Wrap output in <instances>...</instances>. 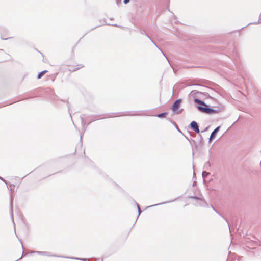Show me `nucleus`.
<instances>
[{"label": "nucleus", "mask_w": 261, "mask_h": 261, "mask_svg": "<svg viewBox=\"0 0 261 261\" xmlns=\"http://www.w3.org/2000/svg\"><path fill=\"white\" fill-rule=\"evenodd\" d=\"M197 109L199 111L208 114H215L219 112V110L212 108L208 105H205V107L198 106Z\"/></svg>", "instance_id": "f257e3e1"}, {"label": "nucleus", "mask_w": 261, "mask_h": 261, "mask_svg": "<svg viewBox=\"0 0 261 261\" xmlns=\"http://www.w3.org/2000/svg\"><path fill=\"white\" fill-rule=\"evenodd\" d=\"M189 198L194 199L196 200L197 201L194 203V205L198 206H203L205 207L207 205V203L205 201L204 198L199 197L196 196H190Z\"/></svg>", "instance_id": "f03ea898"}, {"label": "nucleus", "mask_w": 261, "mask_h": 261, "mask_svg": "<svg viewBox=\"0 0 261 261\" xmlns=\"http://www.w3.org/2000/svg\"><path fill=\"white\" fill-rule=\"evenodd\" d=\"M181 102H182L181 99H177L173 102V103L171 109L174 113L178 114H180L182 112V111L183 110L182 109H181L178 110V109L180 106Z\"/></svg>", "instance_id": "7ed1b4c3"}, {"label": "nucleus", "mask_w": 261, "mask_h": 261, "mask_svg": "<svg viewBox=\"0 0 261 261\" xmlns=\"http://www.w3.org/2000/svg\"><path fill=\"white\" fill-rule=\"evenodd\" d=\"M141 114H139L137 111H130V112H127L126 113H124L123 112H120L118 113V114L115 116L116 117H119L121 116H137V115H140Z\"/></svg>", "instance_id": "20e7f679"}, {"label": "nucleus", "mask_w": 261, "mask_h": 261, "mask_svg": "<svg viewBox=\"0 0 261 261\" xmlns=\"http://www.w3.org/2000/svg\"><path fill=\"white\" fill-rule=\"evenodd\" d=\"M190 128L193 130L197 134H199L200 133L199 125L198 123L195 121H192L190 123Z\"/></svg>", "instance_id": "39448f33"}, {"label": "nucleus", "mask_w": 261, "mask_h": 261, "mask_svg": "<svg viewBox=\"0 0 261 261\" xmlns=\"http://www.w3.org/2000/svg\"><path fill=\"white\" fill-rule=\"evenodd\" d=\"M10 213L11 214V216L12 219V221L13 223H14V217H13V197L12 194L10 192Z\"/></svg>", "instance_id": "423d86ee"}, {"label": "nucleus", "mask_w": 261, "mask_h": 261, "mask_svg": "<svg viewBox=\"0 0 261 261\" xmlns=\"http://www.w3.org/2000/svg\"><path fill=\"white\" fill-rule=\"evenodd\" d=\"M221 126H217L211 134L210 137L209 138L208 142H211L213 139H214L216 136L217 134L219 131Z\"/></svg>", "instance_id": "0eeeda50"}, {"label": "nucleus", "mask_w": 261, "mask_h": 261, "mask_svg": "<svg viewBox=\"0 0 261 261\" xmlns=\"http://www.w3.org/2000/svg\"><path fill=\"white\" fill-rule=\"evenodd\" d=\"M31 253H36L39 255L42 256H54V257H58L57 255H51L49 252L47 251H33L31 252Z\"/></svg>", "instance_id": "6e6552de"}, {"label": "nucleus", "mask_w": 261, "mask_h": 261, "mask_svg": "<svg viewBox=\"0 0 261 261\" xmlns=\"http://www.w3.org/2000/svg\"><path fill=\"white\" fill-rule=\"evenodd\" d=\"M140 33L142 34V35H146L151 41V42L160 50V51L162 53V54L164 55V56H165V55H164V54L163 53V52L162 51V50L161 49L159 48V47L157 46V45L155 43V42L151 39V38L149 36H148L147 34H146L145 32V31L144 30H141L140 31Z\"/></svg>", "instance_id": "1a4fd4ad"}, {"label": "nucleus", "mask_w": 261, "mask_h": 261, "mask_svg": "<svg viewBox=\"0 0 261 261\" xmlns=\"http://www.w3.org/2000/svg\"><path fill=\"white\" fill-rule=\"evenodd\" d=\"M0 179L1 180H2L3 182H4L5 183H6V184L7 185V188L10 191H12V187H13V188L15 187V185H13V184H9V186H8V182L1 176H0Z\"/></svg>", "instance_id": "9d476101"}, {"label": "nucleus", "mask_w": 261, "mask_h": 261, "mask_svg": "<svg viewBox=\"0 0 261 261\" xmlns=\"http://www.w3.org/2000/svg\"><path fill=\"white\" fill-rule=\"evenodd\" d=\"M168 120L171 123L173 124V125L175 126V127L176 128V129L180 133H181L182 135H184V134L182 133V132L181 131V130L179 128L178 125H177V124L173 121H172L171 119L170 118H168Z\"/></svg>", "instance_id": "9b49d317"}, {"label": "nucleus", "mask_w": 261, "mask_h": 261, "mask_svg": "<svg viewBox=\"0 0 261 261\" xmlns=\"http://www.w3.org/2000/svg\"><path fill=\"white\" fill-rule=\"evenodd\" d=\"M194 101L196 103L203 105L202 107H205V105H206L203 100H201L198 98H195Z\"/></svg>", "instance_id": "f8f14e48"}, {"label": "nucleus", "mask_w": 261, "mask_h": 261, "mask_svg": "<svg viewBox=\"0 0 261 261\" xmlns=\"http://www.w3.org/2000/svg\"><path fill=\"white\" fill-rule=\"evenodd\" d=\"M168 112H164L158 114L156 116L160 118H165L166 116L168 115Z\"/></svg>", "instance_id": "ddd939ff"}, {"label": "nucleus", "mask_w": 261, "mask_h": 261, "mask_svg": "<svg viewBox=\"0 0 261 261\" xmlns=\"http://www.w3.org/2000/svg\"><path fill=\"white\" fill-rule=\"evenodd\" d=\"M47 72H48V71L46 70L42 71L41 72H40L38 73V74L37 75V78L39 79H41L43 76V75Z\"/></svg>", "instance_id": "4468645a"}, {"label": "nucleus", "mask_w": 261, "mask_h": 261, "mask_svg": "<svg viewBox=\"0 0 261 261\" xmlns=\"http://www.w3.org/2000/svg\"><path fill=\"white\" fill-rule=\"evenodd\" d=\"M210 173L206 171H203L202 173V176L203 178V180L204 181H205V180L204 179L208 175H210Z\"/></svg>", "instance_id": "2eb2a0df"}, {"label": "nucleus", "mask_w": 261, "mask_h": 261, "mask_svg": "<svg viewBox=\"0 0 261 261\" xmlns=\"http://www.w3.org/2000/svg\"><path fill=\"white\" fill-rule=\"evenodd\" d=\"M183 136L186 138V139L187 140H188V141L191 143V144H192V143L194 144L195 145V147H196V148H197V147H198V146H197V145H196V142H195V140H193V139L190 140V139H189L187 137H186V136H185L184 135Z\"/></svg>", "instance_id": "dca6fc26"}, {"label": "nucleus", "mask_w": 261, "mask_h": 261, "mask_svg": "<svg viewBox=\"0 0 261 261\" xmlns=\"http://www.w3.org/2000/svg\"><path fill=\"white\" fill-rule=\"evenodd\" d=\"M91 117L92 118L91 121L88 123V124L91 123V122L95 120H98V119H100V117L99 116H91Z\"/></svg>", "instance_id": "f3484780"}, {"label": "nucleus", "mask_w": 261, "mask_h": 261, "mask_svg": "<svg viewBox=\"0 0 261 261\" xmlns=\"http://www.w3.org/2000/svg\"><path fill=\"white\" fill-rule=\"evenodd\" d=\"M210 167H211V164H210V163L209 161L206 162L204 165V168L207 170H208V168H210Z\"/></svg>", "instance_id": "a211bd4d"}, {"label": "nucleus", "mask_w": 261, "mask_h": 261, "mask_svg": "<svg viewBox=\"0 0 261 261\" xmlns=\"http://www.w3.org/2000/svg\"><path fill=\"white\" fill-rule=\"evenodd\" d=\"M136 205L137 206V208H138V216H139L140 215V214L142 212V211L140 207V206L138 204V203H137V202H136Z\"/></svg>", "instance_id": "6ab92c4d"}, {"label": "nucleus", "mask_w": 261, "mask_h": 261, "mask_svg": "<svg viewBox=\"0 0 261 261\" xmlns=\"http://www.w3.org/2000/svg\"><path fill=\"white\" fill-rule=\"evenodd\" d=\"M5 36V35L3 33L1 34V39L2 40H8V39L12 38V37H8V38H4Z\"/></svg>", "instance_id": "aec40b11"}, {"label": "nucleus", "mask_w": 261, "mask_h": 261, "mask_svg": "<svg viewBox=\"0 0 261 261\" xmlns=\"http://www.w3.org/2000/svg\"><path fill=\"white\" fill-rule=\"evenodd\" d=\"M83 67V66H81L80 67H79L76 68H74V69H70V71H76L77 70H78V69H79L81 68H82V67Z\"/></svg>", "instance_id": "412c9836"}, {"label": "nucleus", "mask_w": 261, "mask_h": 261, "mask_svg": "<svg viewBox=\"0 0 261 261\" xmlns=\"http://www.w3.org/2000/svg\"><path fill=\"white\" fill-rule=\"evenodd\" d=\"M167 203H168V202H163V203H159V204H154V205H153L151 206H148V207H151V206H157V205H161V204H166Z\"/></svg>", "instance_id": "4be33fe9"}, {"label": "nucleus", "mask_w": 261, "mask_h": 261, "mask_svg": "<svg viewBox=\"0 0 261 261\" xmlns=\"http://www.w3.org/2000/svg\"><path fill=\"white\" fill-rule=\"evenodd\" d=\"M211 207H212V208L218 214H219L220 215H221V214L214 207V206L213 205H211Z\"/></svg>", "instance_id": "5701e85b"}, {"label": "nucleus", "mask_w": 261, "mask_h": 261, "mask_svg": "<svg viewBox=\"0 0 261 261\" xmlns=\"http://www.w3.org/2000/svg\"><path fill=\"white\" fill-rule=\"evenodd\" d=\"M130 0H123V3L125 4H127L128 3H129Z\"/></svg>", "instance_id": "b1692460"}, {"label": "nucleus", "mask_w": 261, "mask_h": 261, "mask_svg": "<svg viewBox=\"0 0 261 261\" xmlns=\"http://www.w3.org/2000/svg\"><path fill=\"white\" fill-rule=\"evenodd\" d=\"M81 122H82V124L83 125L84 124V119L82 117H81Z\"/></svg>", "instance_id": "393cba45"}, {"label": "nucleus", "mask_w": 261, "mask_h": 261, "mask_svg": "<svg viewBox=\"0 0 261 261\" xmlns=\"http://www.w3.org/2000/svg\"><path fill=\"white\" fill-rule=\"evenodd\" d=\"M200 139V142H201L203 140L202 137L201 135H199Z\"/></svg>", "instance_id": "a878e982"}, {"label": "nucleus", "mask_w": 261, "mask_h": 261, "mask_svg": "<svg viewBox=\"0 0 261 261\" xmlns=\"http://www.w3.org/2000/svg\"><path fill=\"white\" fill-rule=\"evenodd\" d=\"M75 259H77V260H83V261H86L87 260V259H80V258H75Z\"/></svg>", "instance_id": "bb28decb"}, {"label": "nucleus", "mask_w": 261, "mask_h": 261, "mask_svg": "<svg viewBox=\"0 0 261 261\" xmlns=\"http://www.w3.org/2000/svg\"><path fill=\"white\" fill-rule=\"evenodd\" d=\"M197 184V182L196 181H194L193 183V186H195Z\"/></svg>", "instance_id": "cd10ccee"}, {"label": "nucleus", "mask_w": 261, "mask_h": 261, "mask_svg": "<svg viewBox=\"0 0 261 261\" xmlns=\"http://www.w3.org/2000/svg\"><path fill=\"white\" fill-rule=\"evenodd\" d=\"M207 128H208V127H206L204 130H202V131H201V132H205V131L207 130Z\"/></svg>", "instance_id": "c85d7f7f"}, {"label": "nucleus", "mask_w": 261, "mask_h": 261, "mask_svg": "<svg viewBox=\"0 0 261 261\" xmlns=\"http://www.w3.org/2000/svg\"><path fill=\"white\" fill-rule=\"evenodd\" d=\"M259 22H259V20L258 21H257V22H254V23H253L252 24H258Z\"/></svg>", "instance_id": "c756f323"}, {"label": "nucleus", "mask_w": 261, "mask_h": 261, "mask_svg": "<svg viewBox=\"0 0 261 261\" xmlns=\"http://www.w3.org/2000/svg\"><path fill=\"white\" fill-rule=\"evenodd\" d=\"M111 25H112V26L119 27V26H118V25H117V24H111Z\"/></svg>", "instance_id": "7c9ffc66"}, {"label": "nucleus", "mask_w": 261, "mask_h": 261, "mask_svg": "<svg viewBox=\"0 0 261 261\" xmlns=\"http://www.w3.org/2000/svg\"><path fill=\"white\" fill-rule=\"evenodd\" d=\"M20 241V243H21V244L22 247V248L23 249V244H22V241Z\"/></svg>", "instance_id": "2f4dec72"}, {"label": "nucleus", "mask_w": 261, "mask_h": 261, "mask_svg": "<svg viewBox=\"0 0 261 261\" xmlns=\"http://www.w3.org/2000/svg\"><path fill=\"white\" fill-rule=\"evenodd\" d=\"M22 257H23V255L21 256V257L20 258L18 259H17V260H16V261H18V260H20V259H21V258H22Z\"/></svg>", "instance_id": "473e14b6"}, {"label": "nucleus", "mask_w": 261, "mask_h": 261, "mask_svg": "<svg viewBox=\"0 0 261 261\" xmlns=\"http://www.w3.org/2000/svg\"><path fill=\"white\" fill-rule=\"evenodd\" d=\"M193 85H200V84H193Z\"/></svg>", "instance_id": "72a5a7b5"}, {"label": "nucleus", "mask_w": 261, "mask_h": 261, "mask_svg": "<svg viewBox=\"0 0 261 261\" xmlns=\"http://www.w3.org/2000/svg\"><path fill=\"white\" fill-rule=\"evenodd\" d=\"M192 92H194L195 93L196 92V91H192Z\"/></svg>", "instance_id": "f704fd0d"}, {"label": "nucleus", "mask_w": 261, "mask_h": 261, "mask_svg": "<svg viewBox=\"0 0 261 261\" xmlns=\"http://www.w3.org/2000/svg\"><path fill=\"white\" fill-rule=\"evenodd\" d=\"M82 135H81V139H82Z\"/></svg>", "instance_id": "c9c22d12"}, {"label": "nucleus", "mask_w": 261, "mask_h": 261, "mask_svg": "<svg viewBox=\"0 0 261 261\" xmlns=\"http://www.w3.org/2000/svg\"><path fill=\"white\" fill-rule=\"evenodd\" d=\"M259 18L261 19V14L259 16Z\"/></svg>", "instance_id": "e433bc0d"}, {"label": "nucleus", "mask_w": 261, "mask_h": 261, "mask_svg": "<svg viewBox=\"0 0 261 261\" xmlns=\"http://www.w3.org/2000/svg\"><path fill=\"white\" fill-rule=\"evenodd\" d=\"M118 2H121V0H117Z\"/></svg>", "instance_id": "4c0bfd02"}, {"label": "nucleus", "mask_w": 261, "mask_h": 261, "mask_svg": "<svg viewBox=\"0 0 261 261\" xmlns=\"http://www.w3.org/2000/svg\"><path fill=\"white\" fill-rule=\"evenodd\" d=\"M226 222H227V224L229 225V222L227 220Z\"/></svg>", "instance_id": "58836bf2"}, {"label": "nucleus", "mask_w": 261, "mask_h": 261, "mask_svg": "<svg viewBox=\"0 0 261 261\" xmlns=\"http://www.w3.org/2000/svg\"><path fill=\"white\" fill-rule=\"evenodd\" d=\"M2 50H3V49H0V51H2Z\"/></svg>", "instance_id": "ea45409f"}]
</instances>
